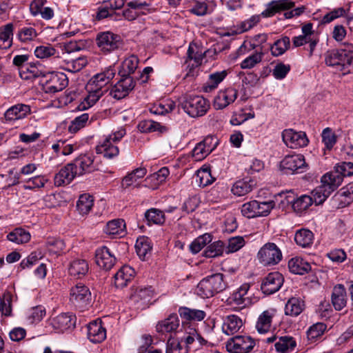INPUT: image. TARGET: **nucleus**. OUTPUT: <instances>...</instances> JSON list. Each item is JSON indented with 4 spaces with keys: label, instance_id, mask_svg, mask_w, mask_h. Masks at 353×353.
<instances>
[{
    "label": "nucleus",
    "instance_id": "obj_1",
    "mask_svg": "<svg viewBox=\"0 0 353 353\" xmlns=\"http://www.w3.org/2000/svg\"><path fill=\"white\" fill-rule=\"evenodd\" d=\"M325 62L344 74L353 72V44L344 43L341 48L327 51Z\"/></svg>",
    "mask_w": 353,
    "mask_h": 353
},
{
    "label": "nucleus",
    "instance_id": "obj_2",
    "mask_svg": "<svg viewBox=\"0 0 353 353\" xmlns=\"http://www.w3.org/2000/svg\"><path fill=\"white\" fill-rule=\"evenodd\" d=\"M226 287L223 274L217 273L203 279L197 285L196 292L203 299L210 298L223 292Z\"/></svg>",
    "mask_w": 353,
    "mask_h": 353
},
{
    "label": "nucleus",
    "instance_id": "obj_3",
    "mask_svg": "<svg viewBox=\"0 0 353 353\" xmlns=\"http://www.w3.org/2000/svg\"><path fill=\"white\" fill-rule=\"evenodd\" d=\"M182 109L192 117L204 115L209 109L210 104L203 97L188 95L183 98L180 103Z\"/></svg>",
    "mask_w": 353,
    "mask_h": 353
},
{
    "label": "nucleus",
    "instance_id": "obj_4",
    "mask_svg": "<svg viewBox=\"0 0 353 353\" xmlns=\"http://www.w3.org/2000/svg\"><path fill=\"white\" fill-rule=\"evenodd\" d=\"M96 44L101 52L107 54L121 48L123 46V41L121 36L107 31L97 34Z\"/></svg>",
    "mask_w": 353,
    "mask_h": 353
},
{
    "label": "nucleus",
    "instance_id": "obj_5",
    "mask_svg": "<svg viewBox=\"0 0 353 353\" xmlns=\"http://www.w3.org/2000/svg\"><path fill=\"white\" fill-rule=\"evenodd\" d=\"M92 296L90 289L83 283H77L70 289V301L77 309L83 311L91 304Z\"/></svg>",
    "mask_w": 353,
    "mask_h": 353
},
{
    "label": "nucleus",
    "instance_id": "obj_6",
    "mask_svg": "<svg viewBox=\"0 0 353 353\" xmlns=\"http://www.w3.org/2000/svg\"><path fill=\"white\" fill-rule=\"evenodd\" d=\"M125 134V130L121 129L112 134H110L101 145L96 148L97 154H103L104 157L112 159L119 154V148L114 145L119 141Z\"/></svg>",
    "mask_w": 353,
    "mask_h": 353
},
{
    "label": "nucleus",
    "instance_id": "obj_7",
    "mask_svg": "<svg viewBox=\"0 0 353 353\" xmlns=\"http://www.w3.org/2000/svg\"><path fill=\"white\" fill-rule=\"evenodd\" d=\"M254 346V340L248 336L237 335L226 343V349L230 353H250Z\"/></svg>",
    "mask_w": 353,
    "mask_h": 353
},
{
    "label": "nucleus",
    "instance_id": "obj_8",
    "mask_svg": "<svg viewBox=\"0 0 353 353\" xmlns=\"http://www.w3.org/2000/svg\"><path fill=\"white\" fill-rule=\"evenodd\" d=\"M280 167L285 174L303 172L307 168L304 156L302 154L287 155L281 161Z\"/></svg>",
    "mask_w": 353,
    "mask_h": 353
},
{
    "label": "nucleus",
    "instance_id": "obj_9",
    "mask_svg": "<svg viewBox=\"0 0 353 353\" xmlns=\"http://www.w3.org/2000/svg\"><path fill=\"white\" fill-rule=\"evenodd\" d=\"M46 78L43 83V90L46 93L54 94L62 91L68 84V79L63 72H52Z\"/></svg>",
    "mask_w": 353,
    "mask_h": 353
},
{
    "label": "nucleus",
    "instance_id": "obj_10",
    "mask_svg": "<svg viewBox=\"0 0 353 353\" xmlns=\"http://www.w3.org/2000/svg\"><path fill=\"white\" fill-rule=\"evenodd\" d=\"M260 262L264 265L277 264L282 258L279 248L273 243H268L263 245L258 253Z\"/></svg>",
    "mask_w": 353,
    "mask_h": 353
},
{
    "label": "nucleus",
    "instance_id": "obj_11",
    "mask_svg": "<svg viewBox=\"0 0 353 353\" xmlns=\"http://www.w3.org/2000/svg\"><path fill=\"white\" fill-rule=\"evenodd\" d=\"M282 139L285 144L292 149L307 145L309 140L305 132H296L292 129H286L282 132Z\"/></svg>",
    "mask_w": 353,
    "mask_h": 353
},
{
    "label": "nucleus",
    "instance_id": "obj_12",
    "mask_svg": "<svg viewBox=\"0 0 353 353\" xmlns=\"http://www.w3.org/2000/svg\"><path fill=\"white\" fill-rule=\"evenodd\" d=\"M283 282L284 278L280 272H270L263 279L261 289L264 294H272L281 288Z\"/></svg>",
    "mask_w": 353,
    "mask_h": 353
},
{
    "label": "nucleus",
    "instance_id": "obj_13",
    "mask_svg": "<svg viewBox=\"0 0 353 353\" xmlns=\"http://www.w3.org/2000/svg\"><path fill=\"white\" fill-rule=\"evenodd\" d=\"M135 85L132 77H121V79L115 84L110 92V94L114 99H121L128 95Z\"/></svg>",
    "mask_w": 353,
    "mask_h": 353
},
{
    "label": "nucleus",
    "instance_id": "obj_14",
    "mask_svg": "<svg viewBox=\"0 0 353 353\" xmlns=\"http://www.w3.org/2000/svg\"><path fill=\"white\" fill-rule=\"evenodd\" d=\"M50 324L58 332H63L75 327L76 316L70 313H61L52 318Z\"/></svg>",
    "mask_w": 353,
    "mask_h": 353
},
{
    "label": "nucleus",
    "instance_id": "obj_15",
    "mask_svg": "<svg viewBox=\"0 0 353 353\" xmlns=\"http://www.w3.org/2000/svg\"><path fill=\"white\" fill-rule=\"evenodd\" d=\"M149 5L146 3L145 1L144 3H138L137 1H130L128 3V8H125L124 10H122V8L120 10H117V12H120L119 16H117V18L118 17L120 19V17L122 16L125 19H128L129 21H132L135 19L139 14H145L146 12L148 11V6Z\"/></svg>",
    "mask_w": 353,
    "mask_h": 353
},
{
    "label": "nucleus",
    "instance_id": "obj_16",
    "mask_svg": "<svg viewBox=\"0 0 353 353\" xmlns=\"http://www.w3.org/2000/svg\"><path fill=\"white\" fill-rule=\"evenodd\" d=\"M30 10L33 16L40 14L45 20H50L53 18L54 12L59 11L57 3L52 6H46L44 1H32L30 5Z\"/></svg>",
    "mask_w": 353,
    "mask_h": 353
},
{
    "label": "nucleus",
    "instance_id": "obj_17",
    "mask_svg": "<svg viewBox=\"0 0 353 353\" xmlns=\"http://www.w3.org/2000/svg\"><path fill=\"white\" fill-rule=\"evenodd\" d=\"M237 95V90L232 88L221 90L214 98L213 106L216 110H222L233 103L236 99Z\"/></svg>",
    "mask_w": 353,
    "mask_h": 353
},
{
    "label": "nucleus",
    "instance_id": "obj_18",
    "mask_svg": "<svg viewBox=\"0 0 353 353\" xmlns=\"http://www.w3.org/2000/svg\"><path fill=\"white\" fill-rule=\"evenodd\" d=\"M95 261L99 267L107 271L114 266L116 259L110 250L103 246L96 250Z\"/></svg>",
    "mask_w": 353,
    "mask_h": 353
},
{
    "label": "nucleus",
    "instance_id": "obj_19",
    "mask_svg": "<svg viewBox=\"0 0 353 353\" xmlns=\"http://www.w3.org/2000/svg\"><path fill=\"white\" fill-rule=\"evenodd\" d=\"M115 75V70L109 68L103 72L94 75L89 81L87 85L98 88L99 90L108 89L106 85L110 82Z\"/></svg>",
    "mask_w": 353,
    "mask_h": 353
},
{
    "label": "nucleus",
    "instance_id": "obj_20",
    "mask_svg": "<svg viewBox=\"0 0 353 353\" xmlns=\"http://www.w3.org/2000/svg\"><path fill=\"white\" fill-rule=\"evenodd\" d=\"M88 337L93 343H99L106 338V330L101 321L95 320L90 322L87 327Z\"/></svg>",
    "mask_w": 353,
    "mask_h": 353
},
{
    "label": "nucleus",
    "instance_id": "obj_21",
    "mask_svg": "<svg viewBox=\"0 0 353 353\" xmlns=\"http://www.w3.org/2000/svg\"><path fill=\"white\" fill-rule=\"evenodd\" d=\"M71 163L73 165L78 176L92 172L95 170L94 159L88 155H81L76 158Z\"/></svg>",
    "mask_w": 353,
    "mask_h": 353
},
{
    "label": "nucleus",
    "instance_id": "obj_22",
    "mask_svg": "<svg viewBox=\"0 0 353 353\" xmlns=\"http://www.w3.org/2000/svg\"><path fill=\"white\" fill-rule=\"evenodd\" d=\"M77 176L73 165L70 163L62 168L54 176V184L57 186L68 185Z\"/></svg>",
    "mask_w": 353,
    "mask_h": 353
},
{
    "label": "nucleus",
    "instance_id": "obj_23",
    "mask_svg": "<svg viewBox=\"0 0 353 353\" xmlns=\"http://www.w3.org/2000/svg\"><path fill=\"white\" fill-rule=\"evenodd\" d=\"M347 293L343 285H336L332 290L331 301L334 309L340 311L343 309L347 304Z\"/></svg>",
    "mask_w": 353,
    "mask_h": 353
},
{
    "label": "nucleus",
    "instance_id": "obj_24",
    "mask_svg": "<svg viewBox=\"0 0 353 353\" xmlns=\"http://www.w3.org/2000/svg\"><path fill=\"white\" fill-rule=\"evenodd\" d=\"M135 272L128 265H123L114 276V284L117 288H123L134 277Z\"/></svg>",
    "mask_w": 353,
    "mask_h": 353
},
{
    "label": "nucleus",
    "instance_id": "obj_25",
    "mask_svg": "<svg viewBox=\"0 0 353 353\" xmlns=\"http://www.w3.org/2000/svg\"><path fill=\"white\" fill-rule=\"evenodd\" d=\"M30 105L19 103L8 109L4 114V117L7 121H14L25 118L30 114Z\"/></svg>",
    "mask_w": 353,
    "mask_h": 353
},
{
    "label": "nucleus",
    "instance_id": "obj_26",
    "mask_svg": "<svg viewBox=\"0 0 353 353\" xmlns=\"http://www.w3.org/2000/svg\"><path fill=\"white\" fill-rule=\"evenodd\" d=\"M294 6V1H270L261 15L265 18L270 17L281 11L290 9Z\"/></svg>",
    "mask_w": 353,
    "mask_h": 353
},
{
    "label": "nucleus",
    "instance_id": "obj_27",
    "mask_svg": "<svg viewBox=\"0 0 353 353\" xmlns=\"http://www.w3.org/2000/svg\"><path fill=\"white\" fill-rule=\"evenodd\" d=\"M124 6V1H114V4H110L108 6H100L98 8V10L95 15V19L97 21H101L108 17L113 15L119 16L120 12L117 10H120Z\"/></svg>",
    "mask_w": 353,
    "mask_h": 353
},
{
    "label": "nucleus",
    "instance_id": "obj_28",
    "mask_svg": "<svg viewBox=\"0 0 353 353\" xmlns=\"http://www.w3.org/2000/svg\"><path fill=\"white\" fill-rule=\"evenodd\" d=\"M41 65L39 63H28L20 68L19 74L21 79L28 80L39 77H45L44 72L39 68Z\"/></svg>",
    "mask_w": 353,
    "mask_h": 353
},
{
    "label": "nucleus",
    "instance_id": "obj_29",
    "mask_svg": "<svg viewBox=\"0 0 353 353\" xmlns=\"http://www.w3.org/2000/svg\"><path fill=\"white\" fill-rule=\"evenodd\" d=\"M243 326V321L236 315H228L223 321L222 330L227 335H233Z\"/></svg>",
    "mask_w": 353,
    "mask_h": 353
},
{
    "label": "nucleus",
    "instance_id": "obj_30",
    "mask_svg": "<svg viewBox=\"0 0 353 353\" xmlns=\"http://www.w3.org/2000/svg\"><path fill=\"white\" fill-rule=\"evenodd\" d=\"M321 184L330 192H333L342 183L341 175L334 171L325 174L321 179Z\"/></svg>",
    "mask_w": 353,
    "mask_h": 353
},
{
    "label": "nucleus",
    "instance_id": "obj_31",
    "mask_svg": "<svg viewBox=\"0 0 353 353\" xmlns=\"http://www.w3.org/2000/svg\"><path fill=\"white\" fill-rule=\"evenodd\" d=\"M179 322L177 314H171L168 318L157 323V331L162 334L174 332L179 327Z\"/></svg>",
    "mask_w": 353,
    "mask_h": 353
},
{
    "label": "nucleus",
    "instance_id": "obj_32",
    "mask_svg": "<svg viewBox=\"0 0 353 353\" xmlns=\"http://www.w3.org/2000/svg\"><path fill=\"white\" fill-rule=\"evenodd\" d=\"M288 268L292 273L296 274H305L311 270L310 264L302 258L295 257L288 262Z\"/></svg>",
    "mask_w": 353,
    "mask_h": 353
},
{
    "label": "nucleus",
    "instance_id": "obj_33",
    "mask_svg": "<svg viewBox=\"0 0 353 353\" xmlns=\"http://www.w3.org/2000/svg\"><path fill=\"white\" fill-rule=\"evenodd\" d=\"M89 270V265L85 259H75L72 261L69 266V274L71 276L81 279L84 276Z\"/></svg>",
    "mask_w": 353,
    "mask_h": 353
},
{
    "label": "nucleus",
    "instance_id": "obj_34",
    "mask_svg": "<svg viewBox=\"0 0 353 353\" xmlns=\"http://www.w3.org/2000/svg\"><path fill=\"white\" fill-rule=\"evenodd\" d=\"M139 59L135 55H131L126 58L121 65L119 70L120 77H132L131 74H134L138 67Z\"/></svg>",
    "mask_w": 353,
    "mask_h": 353
},
{
    "label": "nucleus",
    "instance_id": "obj_35",
    "mask_svg": "<svg viewBox=\"0 0 353 353\" xmlns=\"http://www.w3.org/2000/svg\"><path fill=\"white\" fill-rule=\"evenodd\" d=\"M256 183L252 179H242L236 181L232 188V192L234 195L241 196L250 192Z\"/></svg>",
    "mask_w": 353,
    "mask_h": 353
},
{
    "label": "nucleus",
    "instance_id": "obj_36",
    "mask_svg": "<svg viewBox=\"0 0 353 353\" xmlns=\"http://www.w3.org/2000/svg\"><path fill=\"white\" fill-rule=\"evenodd\" d=\"M135 249L141 260L147 259L150 256L152 250V245L149 239L146 236L138 238L135 244Z\"/></svg>",
    "mask_w": 353,
    "mask_h": 353
},
{
    "label": "nucleus",
    "instance_id": "obj_37",
    "mask_svg": "<svg viewBox=\"0 0 353 353\" xmlns=\"http://www.w3.org/2000/svg\"><path fill=\"white\" fill-rule=\"evenodd\" d=\"M13 24L10 23L0 28V48L8 49L12 45Z\"/></svg>",
    "mask_w": 353,
    "mask_h": 353
},
{
    "label": "nucleus",
    "instance_id": "obj_38",
    "mask_svg": "<svg viewBox=\"0 0 353 353\" xmlns=\"http://www.w3.org/2000/svg\"><path fill=\"white\" fill-rule=\"evenodd\" d=\"M87 90L89 94L85 98V102L79 105V109H86L87 105L88 107L92 106L97 101H99L101 97L108 91V89L99 90L98 88H94L88 85H87Z\"/></svg>",
    "mask_w": 353,
    "mask_h": 353
},
{
    "label": "nucleus",
    "instance_id": "obj_39",
    "mask_svg": "<svg viewBox=\"0 0 353 353\" xmlns=\"http://www.w3.org/2000/svg\"><path fill=\"white\" fill-rule=\"evenodd\" d=\"M303 308V301L299 298L292 297L285 304V314L292 316H296L302 312Z\"/></svg>",
    "mask_w": 353,
    "mask_h": 353
},
{
    "label": "nucleus",
    "instance_id": "obj_40",
    "mask_svg": "<svg viewBox=\"0 0 353 353\" xmlns=\"http://www.w3.org/2000/svg\"><path fill=\"white\" fill-rule=\"evenodd\" d=\"M30 237L29 232L21 228H15L7 235L8 240L17 244L28 243Z\"/></svg>",
    "mask_w": 353,
    "mask_h": 353
},
{
    "label": "nucleus",
    "instance_id": "obj_41",
    "mask_svg": "<svg viewBox=\"0 0 353 353\" xmlns=\"http://www.w3.org/2000/svg\"><path fill=\"white\" fill-rule=\"evenodd\" d=\"M181 318L187 321H200L205 317V313L201 310L190 309L185 307H181L179 310Z\"/></svg>",
    "mask_w": 353,
    "mask_h": 353
},
{
    "label": "nucleus",
    "instance_id": "obj_42",
    "mask_svg": "<svg viewBox=\"0 0 353 353\" xmlns=\"http://www.w3.org/2000/svg\"><path fill=\"white\" fill-rule=\"evenodd\" d=\"M314 240L313 233L307 229H301L298 230L294 236V241L296 244L303 247H310Z\"/></svg>",
    "mask_w": 353,
    "mask_h": 353
},
{
    "label": "nucleus",
    "instance_id": "obj_43",
    "mask_svg": "<svg viewBox=\"0 0 353 353\" xmlns=\"http://www.w3.org/2000/svg\"><path fill=\"white\" fill-rule=\"evenodd\" d=\"M296 341L293 337L289 336H281L274 344L275 349L281 353H288L292 351L296 347Z\"/></svg>",
    "mask_w": 353,
    "mask_h": 353
},
{
    "label": "nucleus",
    "instance_id": "obj_44",
    "mask_svg": "<svg viewBox=\"0 0 353 353\" xmlns=\"http://www.w3.org/2000/svg\"><path fill=\"white\" fill-rule=\"evenodd\" d=\"M125 223L123 219H114L108 222L105 232L109 235L123 236L125 233Z\"/></svg>",
    "mask_w": 353,
    "mask_h": 353
},
{
    "label": "nucleus",
    "instance_id": "obj_45",
    "mask_svg": "<svg viewBox=\"0 0 353 353\" xmlns=\"http://www.w3.org/2000/svg\"><path fill=\"white\" fill-rule=\"evenodd\" d=\"M273 314L269 310L264 311L259 317L256 322V328L259 333H265L269 331Z\"/></svg>",
    "mask_w": 353,
    "mask_h": 353
},
{
    "label": "nucleus",
    "instance_id": "obj_46",
    "mask_svg": "<svg viewBox=\"0 0 353 353\" xmlns=\"http://www.w3.org/2000/svg\"><path fill=\"white\" fill-rule=\"evenodd\" d=\"M169 174L170 172L168 168L166 167H163L161 168L157 172L148 176L145 179V181L148 183H153V184L150 185V186L152 188H155L159 185H160L161 183H163L165 181Z\"/></svg>",
    "mask_w": 353,
    "mask_h": 353
},
{
    "label": "nucleus",
    "instance_id": "obj_47",
    "mask_svg": "<svg viewBox=\"0 0 353 353\" xmlns=\"http://www.w3.org/2000/svg\"><path fill=\"white\" fill-rule=\"evenodd\" d=\"M37 35V30L34 28L24 26L18 30L16 37L20 42L28 43L34 41Z\"/></svg>",
    "mask_w": 353,
    "mask_h": 353
},
{
    "label": "nucleus",
    "instance_id": "obj_48",
    "mask_svg": "<svg viewBox=\"0 0 353 353\" xmlns=\"http://www.w3.org/2000/svg\"><path fill=\"white\" fill-rule=\"evenodd\" d=\"M145 217L149 223L162 225L165 221L164 212L157 208L148 210L145 213Z\"/></svg>",
    "mask_w": 353,
    "mask_h": 353
},
{
    "label": "nucleus",
    "instance_id": "obj_49",
    "mask_svg": "<svg viewBox=\"0 0 353 353\" xmlns=\"http://www.w3.org/2000/svg\"><path fill=\"white\" fill-rule=\"evenodd\" d=\"M290 41L288 37H283L281 39L276 41L273 45L270 46L272 54L278 57L283 54L290 47Z\"/></svg>",
    "mask_w": 353,
    "mask_h": 353
},
{
    "label": "nucleus",
    "instance_id": "obj_50",
    "mask_svg": "<svg viewBox=\"0 0 353 353\" xmlns=\"http://www.w3.org/2000/svg\"><path fill=\"white\" fill-rule=\"evenodd\" d=\"M93 199L90 194L81 195L77 203V208L81 214H87L93 206Z\"/></svg>",
    "mask_w": 353,
    "mask_h": 353
},
{
    "label": "nucleus",
    "instance_id": "obj_51",
    "mask_svg": "<svg viewBox=\"0 0 353 353\" xmlns=\"http://www.w3.org/2000/svg\"><path fill=\"white\" fill-rule=\"evenodd\" d=\"M313 203V199L309 195H302L292 203V208L296 212L301 213L306 210Z\"/></svg>",
    "mask_w": 353,
    "mask_h": 353
},
{
    "label": "nucleus",
    "instance_id": "obj_52",
    "mask_svg": "<svg viewBox=\"0 0 353 353\" xmlns=\"http://www.w3.org/2000/svg\"><path fill=\"white\" fill-rule=\"evenodd\" d=\"M326 325L323 323H317L312 325L307 331V337L311 343H314L321 337L326 330Z\"/></svg>",
    "mask_w": 353,
    "mask_h": 353
},
{
    "label": "nucleus",
    "instance_id": "obj_53",
    "mask_svg": "<svg viewBox=\"0 0 353 353\" xmlns=\"http://www.w3.org/2000/svg\"><path fill=\"white\" fill-rule=\"evenodd\" d=\"M338 200H341L345 205L350 204L353 201V182L348 183L341 188L335 195Z\"/></svg>",
    "mask_w": 353,
    "mask_h": 353
},
{
    "label": "nucleus",
    "instance_id": "obj_54",
    "mask_svg": "<svg viewBox=\"0 0 353 353\" xmlns=\"http://www.w3.org/2000/svg\"><path fill=\"white\" fill-rule=\"evenodd\" d=\"M225 249L224 243L221 241L214 242L208 245L204 251V256L208 258H213L221 256Z\"/></svg>",
    "mask_w": 353,
    "mask_h": 353
},
{
    "label": "nucleus",
    "instance_id": "obj_55",
    "mask_svg": "<svg viewBox=\"0 0 353 353\" xmlns=\"http://www.w3.org/2000/svg\"><path fill=\"white\" fill-rule=\"evenodd\" d=\"M211 241V235L208 233L204 234L199 236L190 244V249L192 253L196 254Z\"/></svg>",
    "mask_w": 353,
    "mask_h": 353
},
{
    "label": "nucleus",
    "instance_id": "obj_56",
    "mask_svg": "<svg viewBox=\"0 0 353 353\" xmlns=\"http://www.w3.org/2000/svg\"><path fill=\"white\" fill-rule=\"evenodd\" d=\"M311 194L313 202H314L316 205L322 204L331 194V193L322 184L312 190Z\"/></svg>",
    "mask_w": 353,
    "mask_h": 353
},
{
    "label": "nucleus",
    "instance_id": "obj_57",
    "mask_svg": "<svg viewBox=\"0 0 353 353\" xmlns=\"http://www.w3.org/2000/svg\"><path fill=\"white\" fill-rule=\"evenodd\" d=\"M197 49L198 48L196 44L192 43L190 44L187 52L188 59L185 61V63H188L189 61L194 60L196 67L201 64L203 56L201 52H198Z\"/></svg>",
    "mask_w": 353,
    "mask_h": 353
},
{
    "label": "nucleus",
    "instance_id": "obj_58",
    "mask_svg": "<svg viewBox=\"0 0 353 353\" xmlns=\"http://www.w3.org/2000/svg\"><path fill=\"white\" fill-rule=\"evenodd\" d=\"M245 245L243 236H237L228 239V245L225 248L226 253H233L239 250Z\"/></svg>",
    "mask_w": 353,
    "mask_h": 353
},
{
    "label": "nucleus",
    "instance_id": "obj_59",
    "mask_svg": "<svg viewBox=\"0 0 353 353\" xmlns=\"http://www.w3.org/2000/svg\"><path fill=\"white\" fill-rule=\"evenodd\" d=\"M196 176L199 179V185L205 187L212 184L215 179L212 176L210 170L208 168H201L197 171Z\"/></svg>",
    "mask_w": 353,
    "mask_h": 353
},
{
    "label": "nucleus",
    "instance_id": "obj_60",
    "mask_svg": "<svg viewBox=\"0 0 353 353\" xmlns=\"http://www.w3.org/2000/svg\"><path fill=\"white\" fill-rule=\"evenodd\" d=\"M250 289V285L248 283L243 284L236 292L232 295L231 299L236 305H242L246 299L245 295Z\"/></svg>",
    "mask_w": 353,
    "mask_h": 353
},
{
    "label": "nucleus",
    "instance_id": "obj_61",
    "mask_svg": "<svg viewBox=\"0 0 353 353\" xmlns=\"http://www.w3.org/2000/svg\"><path fill=\"white\" fill-rule=\"evenodd\" d=\"M88 118L89 115L88 113H83L81 115L76 117L73 121H72L71 124L68 127V130L71 133L77 132L85 125Z\"/></svg>",
    "mask_w": 353,
    "mask_h": 353
},
{
    "label": "nucleus",
    "instance_id": "obj_62",
    "mask_svg": "<svg viewBox=\"0 0 353 353\" xmlns=\"http://www.w3.org/2000/svg\"><path fill=\"white\" fill-rule=\"evenodd\" d=\"M188 347L183 348L178 339L170 338L167 341L165 353H188Z\"/></svg>",
    "mask_w": 353,
    "mask_h": 353
},
{
    "label": "nucleus",
    "instance_id": "obj_63",
    "mask_svg": "<svg viewBox=\"0 0 353 353\" xmlns=\"http://www.w3.org/2000/svg\"><path fill=\"white\" fill-rule=\"evenodd\" d=\"M137 128L141 132L150 133L159 130L161 125L159 123L152 120H144L139 123Z\"/></svg>",
    "mask_w": 353,
    "mask_h": 353
},
{
    "label": "nucleus",
    "instance_id": "obj_64",
    "mask_svg": "<svg viewBox=\"0 0 353 353\" xmlns=\"http://www.w3.org/2000/svg\"><path fill=\"white\" fill-rule=\"evenodd\" d=\"M152 296L153 291L151 287L137 289L133 295L136 301L141 300L144 303L150 302Z\"/></svg>",
    "mask_w": 353,
    "mask_h": 353
}]
</instances>
